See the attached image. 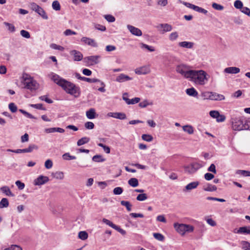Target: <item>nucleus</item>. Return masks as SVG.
Masks as SVG:
<instances>
[{
    "instance_id": "1",
    "label": "nucleus",
    "mask_w": 250,
    "mask_h": 250,
    "mask_svg": "<svg viewBox=\"0 0 250 250\" xmlns=\"http://www.w3.org/2000/svg\"><path fill=\"white\" fill-rule=\"evenodd\" d=\"M48 77L56 84L62 87L67 93L78 97L81 93L80 89L74 83L61 78L58 75L51 72L48 74Z\"/></svg>"
},
{
    "instance_id": "2",
    "label": "nucleus",
    "mask_w": 250,
    "mask_h": 250,
    "mask_svg": "<svg viewBox=\"0 0 250 250\" xmlns=\"http://www.w3.org/2000/svg\"><path fill=\"white\" fill-rule=\"evenodd\" d=\"M188 80L196 85H204L208 81V75L203 70H192Z\"/></svg>"
},
{
    "instance_id": "3",
    "label": "nucleus",
    "mask_w": 250,
    "mask_h": 250,
    "mask_svg": "<svg viewBox=\"0 0 250 250\" xmlns=\"http://www.w3.org/2000/svg\"><path fill=\"white\" fill-rule=\"evenodd\" d=\"M230 123L231 127L234 130H250V120H247L243 117H231Z\"/></svg>"
},
{
    "instance_id": "4",
    "label": "nucleus",
    "mask_w": 250,
    "mask_h": 250,
    "mask_svg": "<svg viewBox=\"0 0 250 250\" xmlns=\"http://www.w3.org/2000/svg\"><path fill=\"white\" fill-rule=\"evenodd\" d=\"M24 88L29 90L31 92L35 91L39 88V83L27 74L23 75V82Z\"/></svg>"
},
{
    "instance_id": "5",
    "label": "nucleus",
    "mask_w": 250,
    "mask_h": 250,
    "mask_svg": "<svg viewBox=\"0 0 250 250\" xmlns=\"http://www.w3.org/2000/svg\"><path fill=\"white\" fill-rule=\"evenodd\" d=\"M174 227L181 235H184L186 232H191L194 230V227L190 225L174 223Z\"/></svg>"
},
{
    "instance_id": "6",
    "label": "nucleus",
    "mask_w": 250,
    "mask_h": 250,
    "mask_svg": "<svg viewBox=\"0 0 250 250\" xmlns=\"http://www.w3.org/2000/svg\"><path fill=\"white\" fill-rule=\"evenodd\" d=\"M192 70L189 66L185 64H180L176 67V72L188 80L189 77Z\"/></svg>"
},
{
    "instance_id": "7",
    "label": "nucleus",
    "mask_w": 250,
    "mask_h": 250,
    "mask_svg": "<svg viewBox=\"0 0 250 250\" xmlns=\"http://www.w3.org/2000/svg\"><path fill=\"white\" fill-rule=\"evenodd\" d=\"M203 166L199 163H192L184 167V171L185 172L192 174L195 173L199 168Z\"/></svg>"
},
{
    "instance_id": "8",
    "label": "nucleus",
    "mask_w": 250,
    "mask_h": 250,
    "mask_svg": "<svg viewBox=\"0 0 250 250\" xmlns=\"http://www.w3.org/2000/svg\"><path fill=\"white\" fill-rule=\"evenodd\" d=\"M29 7L33 11L37 13L43 19L47 20L48 17L45 11L39 5L35 2H31L29 4Z\"/></svg>"
},
{
    "instance_id": "9",
    "label": "nucleus",
    "mask_w": 250,
    "mask_h": 250,
    "mask_svg": "<svg viewBox=\"0 0 250 250\" xmlns=\"http://www.w3.org/2000/svg\"><path fill=\"white\" fill-rule=\"evenodd\" d=\"M107 116L120 120H125L126 119L125 114L123 112H109L107 113Z\"/></svg>"
},
{
    "instance_id": "10",
    "label": "nucleus",
    "mask_w": 250,
    "mask_h": 250,
    "mask_svg": "<svg viewBox=\"0 0 250 250\" xmlns=\"http://www.w3.org/2000/svg\"><path fill=\"white\" fill-rule=\"evenodd\" d=\"M150 70L149 66L145 65L136 68L135 72L138 75H145L150 72Z\"/></svg>"
},
{
    "instance_id": "11",
    "label": "nucleus",
    "mask_w": 250,
    "mask_h": 250,
    "mask_svg": "<svg viewBox=\"0 0 250 250\" xmlns=\"http://www.w3.org/2000/svg\"><path fill=\"white\" fill-rule=\"evenodd\" d=\"M49 181V178L47 176L43 175L39 176L34 180V184L37 186L43 185Z\"/></svg>"
},
{
    "instance_id": "12",
    "label": "nucleus",
    "mask_w": 250,
    "mask_h": 250,
    "mask_svg": "<svg viewBox=\"0 0 250 250\" xmlns=\"http://www.w3.org/2000/svg\"><path fill=\"white\" fill-rule=\"evenodd\" d=\"M101 58L100 55L90 56L84 58V60L88 61L90 64L93 65L99 63V59Z\"/></svg>"
},
{
    "instance_id": "13",
    "label": "nucleus",
    "mask_w": 250,
    "mask_h": 250,
    "mask_svg": "<svg viewBox=\"0 0 250 250\" xmlns=\"http://www.w3.org/2000/svg\"><path fill=\"white\" fill-rule=\"evenodd\" d=\"M81 42L92 47H97L98 46V44L96 41L94 39L89 38L83 37L81 39Z\"/></svg>"
},
{
    "instance_id": "14",
    "label": "nucleus",
    "mask_w": 250,
    "mask_h": 250,
    "mask_svg": "<svg viewBox=\"0 0 250 250\" xmlns=\"http://www.w3.org/2000/svg\"><path fill=\"white\" fill-rule=\"evenodd\" d=\"M70 54L73 56V60L74 61H80L83 58V55L81 52L76 50H71Z\"/></svg>"
},
{
    "instance_id": "15",
    "label": "nucleus",
    "mask_w": 250,
    "mask_h": 250,
    "mask_svg": "<svg viewBox=\"0 0 250 250\" xmlns=\"http://www.w3.org/2000/svg\"><path fill=\"white\" fill-rule=\"evenodd\" d=\"M127 28L130 33L136 36H141L142 35L141 30L137 27L131 25H127Z\"/></svg>"
},
{
    "instance_id": "16",
    "label": "nucleus",
    "mask_w": 250,
    "mask_h": 250,
    "mask_svg": "<svg viewBox=\"0 0 250 250\" xmlns=\"http://www.w3.org/2000/svg\"><path fill=\"white\" fill-rule=\"evenodd\" d=\"M157 28L159 30L162 29V30L160 31L162 34H164V33L170 31L172 29L171 25L167 23L160 24L157 26Z\"/></svg>"
},
{
    "instance_id": "17",
    "label": "nucleus",
    "mask_w": 250,
    "mask_h": 250,
    "mask_svg": "<svg viewBox=\"0 0 250 250\" xmlns=\"http://www.w3.org/2000/svg\"><path fill=\"white\" fill-rule=\"evenodd\" d=\"M199 185L198 181L193 182L188 184L183 189L184 191H190L192 189L196 188Z\"/></svg>"
},
{
    "instance_id": "18",
    "label": "nucleus",
    "mask_w": 250,
    "mask_h": 250,
    "mask_svg": "<svg viewBox=\"0 0 250 250\" xmlns=\"http://www.w3.org/2000/svg\"><path fill=\"white\" fill-rule=\"evenodd\" d=\"M194 44L193 42L187 41L181 42L178 43L179 46L187 49L192 48L193 47Z\"/></svg>"
},
{
    "instance_id": "19",
    "label": "nucleus",
    "mask_w": 250,
    "mask_h": 250,
    "mask_svg": "<svg viewBox=\"0 0 250 250\" xmlns=\"http://www.w3.org/2000/svg\"><path fill=\"white\" fill-rule=\"evenodd\" d=\"M132 80V78L123 73L120 74L116 79V81L119 83H123Z\"/></svg>"
},
{
    "instance_id": "20",
    "label": "nucleus",
    "mask_w": 250,
    "mask_h": 250,
    "mask_svg": "<svg viewBox=\"0 0 250 250\" xmlns=\"http://www.w3.org/2000/svg\"><path fill=\"white\" fill-rule=\"evenodd\" d=\"M44 132L46 133H51L55 132L63 133L64 132V130L63 128L60 127H51L45 128L44 129Z\"/></svg>"
},
{
    "instance_id": "21",
    "label": "nucleus",
    "mask_w": 250,
    "mask_h": 250,
    "mask_svg": "<svg viewBox=\"0 0 250 250\" xmlns=\"http://www.w3.org/2000/svg\"><path fill=\"white\" fill-rule=\"evenodd\" d=\"M240 70L238 67H229L224 69V72L229 74H237L240 72Z\"/></svg>"
},
{
    "instance_id": "22",
    "label": "nucleus",
    "mask_w": 250,
    "mask_h": 250,
    "mask_svg": "<svg viewBox=\"0 0 250 250\" xmlns=\"http://www.w3.org/2000/svg\"><path fill=\"white\" fill-rule=\"evenodd\" d=\"M0 191L6 195L13 197L14 194L12 193L9 188L7 186H3L0 188Z\"/></svg>"
},
{
    "instance_id": "23",
    "label": "nucleus",
    "mask_w": 250,
    "mask_h": 250,
    "mask_svg": "<svg viewBox=\"0 0 250 250\" xmlns=\"http://www.w3.org/2000/svg\"><path fill=\"white\" fill-rule=\"evenodd\" d=\"M96 113L94 108H91L86 112V116L89 119H93L96 118Z\"/></svg>"
},
{
    "instance_id": "24",
    "label": "nucleus",
    "mask_w": 250,
    "mask_h": 250,
    "mask_svg": "<svg viewBox=\"0 0 250 250\" xmlns=\"http://www.w3.org/2000/svg\"><path fill=\"white\" fill-rule=\"evenodd\" d=\"M53 178L57 180H62L64 178V173L62 171H56L51 173Z\"/></svg>"
},
{
    "instance_id": "25",
    "label": "nucleus",
    "mask_w": 250,
    "mask_h": 250,
    "mask_svg": "<svg viewBox=\"0 0 250 250\" xmlns=\"http://www.w3.org/2000/svg\"><path fill=\"white\" fill-rule=\"evenodd\" d=\"M225 99V96L222 94L215 92H212L211 95V100H223Z\"/></svg>"
},
{
    "instance_id": "26",
    "label": "nucleus",
    "mask_w": 250,
    "mask_h": 250,
    "mask_svg": "<svg viewBox=\"0 0 250 250\" xmlns=\"http://www.w3.org/2000/svg\"><path fill=\"white\" fill-rule=\"evenodd\" d=\"M186 92L188 95L194 97H196L198 95V92L193 87L187 89Z\"/></svg>"
},
{
    "instance_id": "27",
    "label": "nucleus",
    "mask_w": 250,
    "mask_h": 250,
    "mask_svg": "<svg viewBox=\"0 0 250 250\" xmlns=\"http://www.w3.org/2000/svg\"><path fill=\"white\" fill-rule=\"evenodd\" d=\"M38 149V146L35 144H31L27 148H24L23 153H29L33 151V150H37Z\"/></svg>"
},
{
    "instance_id": "28",
    "label": "nucleus",
    "mask_w": 250,
    "mask_h": 250,
    "mask_svg": "<svg viewBox=\"0 0 250 250\" xmlns=\"http://www.w3.org/2000/svg\"><path fill=\"white\" fill-rule=\"evenodd\" d=\"M203 189L207 191H214L217 190V187L211 184H207L204 186Z\"/></svg>"
},
{
    "instance_id": "29",
    "label": "nucleus",
    "mask_w": 250,
    "mask_h": 250,
    "mask_svg": "<svg viewBox=\"0 0 250 250\" xmlns=\"http://www.w3.org/2000/svg\"><path fill=\"white\" fill-rule=\"evenodd\" d=\"M250 227H242L239 228V229L237 230V233L238 234H244L247 233L249 234L250 229H249Z\"/></svg>"
},
{
    "instance_id": "30",
    "label": "nucleus",
    "mask_w": 250,
    "mask_h": 250,
    "mask_svg": "<svg viewBox=\"0 0 250 250\" xmlns=\"http://www.w3.org/2000/svg\"><path fill=\"white\" fill-rule=\"evenodd\" d=\"M140 101V98L138 97H135L134 98L132 99L131 100L129 99H125V101L127 104H135L139 103Z\"/></svg>"
},
{
    "instance_id": "31",
    "label": "nucleus",
    "mask_w": 250,
    "mask_h": 250,
    "mask_svg": "<svg viewBox=\"0 0 250 250\" xmlns=\"http://www.w3.org/2000/svg\"><path fill=\"white\" fill-rule=\"evenodd\" d=\"M128 183L130 186L133 188L136 187L139 185L138 180L135 178H131L128 181Z\"/></svg>"
},
{
    "instance_id": "32",
    "label": "nucleus",
    "mask_w": 250,
    "mask_h": 250,
    "mask_svg": "<svg viewBox=\"0 0 250 250\" xmlns=\"http://www.w3.org/2000/svg\"><path fill=\"white\" fill-rule=\"evenodd\" d=\"M236 174L244 177H250V171L245 170H237Z\"/></svg>"
},
{
    "instance_id": "33",
    "label": "nucleus",
    "mask_w": 250,
    "mask_h": 250,
    "mask_svg": "<svg viewBox=\"0 0 250 250\" xmlns=\"http://www.w3.org/2000/svg\"><path fill=\"white\" fill-rule=\"evenodd\" d=\"M183 129L184 131L188 133L189 134H192L194 132L193 127L190 125H184L183 126Z\"/></svg>"
},
{
    "instance_id": "34",
    "label": "nucleus",
    "mask_w": 250,
    "mask_h": 250,
    "mask_svg": "<svg viewBox=\"0 0 250 250\" xmlns=\"http://www.w3.org/2000/svg\"><path fill=\"white\" fill-rule=\"evenodd\" d=\"M90 139L86 137H84L79 139L77 142V145L78 146H81L84 144H85L89 142Z\"/></svg>"
},
{
    "instance_id": "35",
    "label": "nucleus",
    "mask_w": 250,
    "mask_h": 250,
    "mask_svg": "<svg viewBox=\"0 0 250 250\" xmlns=\"http://www.w3.org/2000/svg\"><path fill=\"white\" fill-rule=\"evenodd\" d=\"M9 206V202L7 198H2L0 202V208H7Z\"/></svg>"
},
{
    "instance_id": "36",
    "label": "nucleus",
    "mask_w": 250,
    "mask_h": 250,
    "mask_svg": "<svg viewBox=\"0 0 250 250\" xmlns=\"http://www.w3.org/2000/svg\"><path fill=\"white\" fill-rule=\"evenodd\" d=\"M179 37V35L177 32H173L169 35L168 39L171 41L173 42L176 41Z\"/></svg>"
},
{
    "instance_id": "37",
    "label": "nucleus",
    "mask_w": 250,
    "mask_h": 250,
    "mask_svg": "<svg viewBox=\"0 0 250 250\" xmlns=\"http://www.w3.org/2000/svg\"><path fill=\"white\" fill-rule=\"evenodd\" d=\"M178 1L179 3L183 4V5L186 6V7H187L190 8V9H193V10H194V9L195 8L196 5H195L194 4H192L191 3H190L187 2H185V1H182L181 0H178Z\"/></svg>"
},
{
    "instance_id": "38",
    "label": "nucleus",
    "mask_w": 250,
    "mask_h": 250,
    "mask_svg": "<svg viewBox=\"0 0 250 250\" xmlns=\"http://www.w3.org/2000/svg\"><path fill=\"white\" fill-rule=\"evenodd\" d=\"M62 159L65 160H74L76 159V156H72L69 153H65L62 156Z\"/></svg>"
},
{
    "instance_id": "39",
    "label": "nucleus",
    "mask_w": 250,
    "mask_h": 250,
    "mask_svg": "<svg viewBox=\"0 0 250 250\" xmlns=\"http://www.w3.org/2000/svg\"><path fill=\"white\" fill-rule=\"evenodd\" d=\"M78 237L81 240H85L88 237V233L85 231H81L79 232Z\"/></svg>"
},
{
    "instance_id": "40",
    "label": "nucleus",
    "mask_w": 250,
    "mask_h": 250,
    "mask_svg": "<svg viewBox=\"0 0 250 250\" xmlns=\"http://www.w3.org/2000/svg\"><path fill=\"white\" fill-rule=\"evenodd\" d=\"M92 160L96 162H102L105 161L100 155H96L92 157Z\"/></svg>"
},
{
    "instance_id": "41",
    "label": "nucleus",
    "mask_w": 250,
    "mask_h": 250,
    "mask_svg": "<svg viewBox=\"0 0 250 250\" xmlns=\"http://www.w3.org/2000/svg\"><path fill=\"white\" fill-rule=\"evenodd\" d=\"M121 204L122 206H125L128 211H131L132 205L130 204L129 202L125 201H122Z\"/></svg>"
},
{
    "instance_id": "42",
    "label": "nucleus",
    "mask_w": 250,
    "mask_h": 250,
    "mask_svg": "<svg viewBox=\"0 0 250 250\" xmlns=\"http://www.w3.org/2000/svg\"><path fill=\"white\" fill-rule=\"evenodd\" d=\"M52 8L56 11H59L61 9V5L58 0H55L52 3Z\"/></svg>"
},
{
    "instance_id": "43",
    "label": "nucleus",
    "mask_w": 250,
    "mask_h": 250,
    "mask_svg": "<svg viewBox=\"0 0 250 250\" xmlns=\"http://www.w3.org/2000/svg\"><path fill=\"white\" fill-rule=\"evenodd\" d=\"M102 222L114 229V228H115V227L116 226V225L114 224L112 222H111L110 220H109L107 219H105V218H103L102 220Z\"/></svg>"
},
{
    "instance_id": "44",
    "label": "nucleus",
    "mask_w": 250,
    "mask_h": 250,
    "mask_svg": "<svg viewBox=\"0 0 250 250\" xmlns=\"http://www.w3.org/2000/svg\"><path fill=\"white\" fill-rule=\"evenodd\" d=\"M50 47L52 49L60 50L63 51L64 50V48L59 45H57L55 43H52L50 44Z\"/></svg>"
},
{
    "instance_id": "45",
    "label": "nucleus",
    "mask_w": 250,
    "mask_h": 250,
    "mask_svg": "<svg viewBox=\"0 0 250 250\" xmlns=\"http://www.w3.org/2000/svg\"><path fill=\"white\" fill-rule=\"evenodd\" d=\"M147 199V196L145 193H142L138 195L136 199L139 201H143Z\"/></svg>"
},
{
    "instance_id": "46",
    "label": "nucleus",
    "mask_w": 250,
    "mask_h": 250,
    "mask_svg": "<svg viewBox=\"0 0 250 250\" xmlns=\"http://www.w3.org/2000/svg\"><path fill=\"white\" fill-rule=\"evenodd\" d=\"M8 107L12 113H15L17 111V106L14 103H10L8 105Z\"/></svg>"
},
{
    "instance_id": "47",
    "label": "nucleus",
    "mask_w": 250,
    "mask_h": 250,
    "mask_svg": "<svg viewBox=\"0 0 250 250\" xmlns=\"http://www.w3.org/2000/svg\"><path fill=\"white\" fill-rule=\"evenodd\" d=\"M142 138L144 141H146L148 142H150L152 141L153 137L149 134H143L142 136Z\"/></svg>"
},
{
    "instance_id": "48",
    "label": "nucleus",
    "mask_w": 250,
    "mask_h": 250,
    "mask_svg": "<svg viewBox=\"0 0 250 250\" xmlns=\"http://www.w3.org/2000/svg\"><path fill=\"white\" fill-rule=\"evenodd\" d=\"M194 11L199 13H203L205 15H206L208 13V11L207 10L196 5L194 9Z\"/></svg>"
},
{
    "instance_id": "49",
    "label": "nucleus",
    "mask_w": 250,
    "mask_h": 250,
    "mask_svg": "<svg viewBox=\"0 0 250 250\" xmlns=\"http://www.w3.org/2000/svg\"><path fill=\"white\" fill-rule=\"evenodd\" d=\"M241 244L243 249L245 250H250V243L249 242L243 241Z\"/></svg>"
},
{
    "instance_id": "50",
    "label": "nucleus",
    "mask_w": 250,
    "mask_h": 250,
    "mask_svg": "<svg viewBox=\"0 0 250 250\" xmlns=\"http://www.w3.org/2000/svg\"><path fill=\"white\" fill-rule=\"evenodd\" d=\"M220 113L218 111L211 110L209 112V115L213 118L216 119L218 118L220 115Z\"/></svg>"
},
{
    "instance_id": "51",
    "label": "nucleus",
    "mask_w": 250,
    "mask_h": 250,
    "mask_svg": "<svg viewBox=\"0 0 250 250\" xmlns=\"http://www.w3.org/2000/svg\"><path fill=\"white\" fill-rule=\"evenodd\" d=\"M154 237L159 241H163L164 240V236L159 233H153Z\"/></svg>"
},
{
    "instance_id": "52",
    "label": "nucleus",
    "mask_w": 250,
    "mask_h": 250,
    "mask_svg": "<svg viewBox=\"0 0 250 250\" xmlns=\"http://www.w3.org/2000/svg\"><path fill=\"white\" fill-rule=\"evenodd\" d=\"M19 111L20 112H21V113H22L23 114H24L25 116H26L28 118L35 119V118L32 114L26 112V111H25L23 109H19Z\"/></svg>"
},
{
    "instance_id": "53",
    "label": "nucleus",
    "mask_w": 250,
    "mask_h": 250,
    "mask_svg": "<svg viewBox=\"0 0 250 250\" xmlns=\"http://www.w3.org/2000/svg\"><path fill=\"white\" fill-rule=\"evenodd\" d=\"M19 111L20 112H21V113H22L23 114H24L25 116H26L28 118L35 119V118L32 114L26 112V111H25L23 109H19Z\"/></svg>"
},
{
    "instance_id": "54",
    "label": "nucleus",
    "mask_w": 250,
    "mask_h": 250,
    "mask_svg": "<svg viewBox=\"0 0 250 250\" xmlns=\"http://www.w3.org/2000/svg\"><path fill=\"white\" fill-rule=\"evenodd\" d=\"M44 166L47 169H50L52 166H53V162L52 161L48 159L44 163Z\"/></svg>"
},
{
    "instance_id": "55",
    "label": "nucleus",
    "mask_w": 250,
    "mask_h": 250,
    "mask_svg": "<svg viewBox=\"0 0 250 250\" xmlns=\"http://www.w3.org/2000/svg\"><path fill=\"white\" fill-rule=\"evenodd\" d=\"M4 24L6 26L10 32H14L15 31V27L13 24L8 22H4Z\"/></svg>"
},
{
    "instance_id": "56",
    "label": "nucleus",
    "mask_w": 250,
    "mask_h": 250,
    "mask_svg": "<svg viewBox=\"0 0 250 250\" xmlns=\"http://www.w3.org/2000/svg\"><path fill=\"white\" fill-rule=\"evenodd\" d=\"M234 6L237 9H242L243 7V3L239 0H237L234 2Z\"/></svg>"
},
{
    "instance_id": "57",
    "label": "nucleus",
    "mask_w": 250,
    "mask_h": 250,
    "mask_svg": "<svg viewBox=\"0 0 250 250\" xmlns=\"http://www.w3.org/2000/svg\"><path fill=\"white\" fill-rule=\"evenodd\" d=\"M20 33L21 35L25 38L29 39L30 37V33L27 31L21 30Z\"/></svg>"
},
{
    "instance_id": "58",
    "label": "nucleus",
    "mask_w": 250,
    "mask_h": 250,
    "mask_svg": "<svg viewBox=\"0 0 250 250\" xmlns=\"http://www.w3.org/2000/svg\"><path fill=\"white\" fill-rule=\"evenodd\" d=\"M212 7L217 10L221 11L224 9L223 6L216 3H213L212 4Z\"/></svg>"
},
{
    "instance_id": "59",
    "label": "nucleus",
    "mask_w": 250,
    "mask_h": 250,
    "mask_svg": "<svg viewBox=\"0 0 250 250\" xmlns=\"http://www.w3.org/2000/svg\"><path fill=\"white\" fill-rule=\"evenodd\" d=\"M123 191V188L121 187H116L113 189V193L115 195H120Z\"/></svg>"
},
{
    "instance_id": "60",
    "label": "nucleus",
    "mask_w": 250,
    "mask_h": 250,
    "mask_svg": "<svg viewBox=\"0 0 250 250\" xmlns=\"http://www.w3.org/2000/svg\"><path fill=\"white\" fill-rule=\"evenodd\" d=\"M39 99L42 101H44L48 104H51L53 103V101L48 98L46 95L42 96L39 97Z\"/></svg>"
},
{
    "instance_id": "61",
    "label": "nucleus",
    "mask_w": 250,
    "mask_h": 250,
    "mask_svg": "<svg viewBox=\"0 0 250 250\" xmlns=\"http://www.w3.org/2000/svg\"><path fill=\"white\" fill-rule=\"evenodd\" d=\"M141 44L142 48H145L150 52H153L155 51L154 47L152 46H149L147 44H145L143 43H142Z\"/></svg>"
},
{
    "instance_id": "62",
    "label": "nucleus",
    "mask_w": 250,
    "mask_h": 250,
    "mask_svg": "<svg viewBox=\"0 0 250 250\" xmlns=\"http://www.w3.org/2000/svg\"><path fill=\"white\" fill-rule=\"evenodd\" d=\"M84 126L86 129H92L94 127V124L91 122H87L84 124Z\"/></svg>"
},
{
    "instance_id": "63",
    "label": "nucleus",
    "mask_w": 250,
    "mask_h": 250,
    "mask_svg": "<svg viewBox=\"0 0 250 250\" xmlns=\"http://www.w3.org/2000/svg\"><path fill=\"white\" fill-rule=\"evenodd\" d=\"M15 184L20 190L23 189L25 187L24 184L19 180L16 182Z\"/></svg>"
},
{
    "instance_id": "64",
    "label": "nucleus",
    "mask_w": 250,
    "mask_h": 250,
    "mask_svg": "<svg viewBox=\"0 0 250 250\" xmlns=\"http://www.w3.org/2000/svg\"><path fill=\"white\" fill-rule=\"evenodd\" d=\"M4 250H22L21 248L18 245H12L10 248L4 249Z\"/></svg>"
}]
</instances>
